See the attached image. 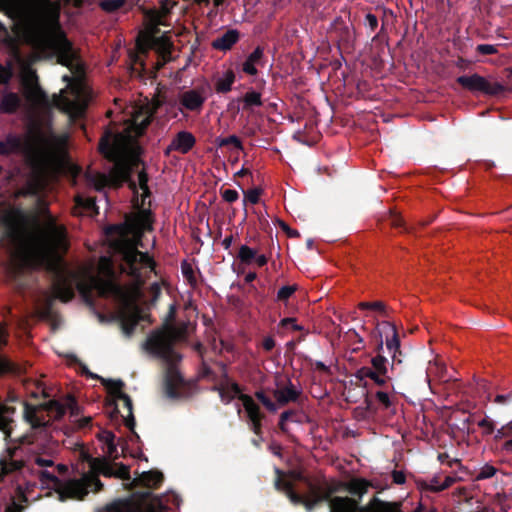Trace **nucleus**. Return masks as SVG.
I'll list each match as a JSON object with an SVG mask.
<instances>
[{
    "label": "nucleus",
    "mask_w": 512,
    "mask_h": 512,
    "mask_svg": "<svg viewBox=\"0 0 512 512\" xmlns=\"http://www.w3.org/2000/svg\"><path fill=\"white\" fill-rule=\"evenodd\" d=\"M39 214L44 218L43 229L27 248H18L11 253L7 275L21 292L25 289V273L28 270L44 269L54 276L53 296L66 303L74 296V289L67 275L64 260L70 248L68 232L64 225L58 224L43 199L38 200Z\"/></svg>",
    "instance_id": "nucleus-1"
},
{
    "label": "nucleus",
    "mask_w": 512,
    "mask_h": 512,
    "mask_svg": "<svg viewBox=\"0 0 512 512\" xmlns=\"http://www.w3.org/2000/svg\"><path fill=\"white\" fill-rule=\"evenodd\" d=\"M0 11L22 22V37L40 59L70 67L78 56L61 30L59 6L51 0H0Z\"/></svg>",
    "instance_id": "nucleus-2"
},
{
    "label": "nucleus",
    "mask_w": 512,
    "mask_h": 512,
    "mask_svg": "<svg viewBox=\"0 0 512 512\" xmlns=\"http://www.w3.org/2000/svg\"><path fill=\"white\" fill-rule=\"evenodd\" d=\"M186 335V324L180 326L165 324L162 328L151 331L143 344L148 353L162 359L167 364L164 392L170 399H181L188 395L187 382L176 366L182 356L174 349L175 343L185 339Z\"/></svg>",
    "instance_id": "nucleus-3"
},
{
    "label": "nucleus",
    "mask_w": 512,
    "mask_h": 512,
    "mask_svg": "<svg viewBox=\"0 0 512 512\" xmlns=\"http://www.w3.org/2000/svg\"><path fill=\"white\" fill-rule=\"evenodd\" d=\"M90 471L84 473L80 479L68 480L61 484L58 489L59 499L83 500L89 491L99 492L103 484L99 479V474L104 477H114L115 463L112 464L107 458H89Z\"/></svg>",
    "instance_id": "nucleus-4"
},
{
    "label": "nucleus",
    "mask_w": 512,
    "mask_h": 512,
    "mask_svg": "<svg viewBox=\"0 0 512 512\" xmlns=\"http://www.w3.org/2000/svg\"><path fill=\"white\" fill-rule=\"evenodd\" d=\"M106 512H163L165 507L161 499L151 490L139 491L132 496L117 499L108 504Z\"/></svg>",
    "instance_id": "nucleus-5"
},
{
    "label": "nucleus",
    "mask_w": 512,
    "mask_h": 512,
    "mask_svg": "<svg viewBox=\"0 0 512 512\" xmlns=\"http://www.w3.org/2000/svg\"><path fill=\"white\" fill-rule=\"evenodd\" d=\"M99 273V276H95L91 279V285L100 297L126 299L127 292L121 284L118 283L113 262L109 257L102 256L100 258Z\"/></svg>",
    "instance_id": "nucleus-6"
},
{
    "label": "nucleus",
    "mask_w": 512,
    "mask_h": 512,
    "mask_svg": "<svg viewBox=\"0 0 512 512\" xmlns=\"http://www.w3.org/2000/svg\"><path fill=\"white\" fill-rule=\"evenodd\" d=\"M118 252L129 268L128 274L136 280L141 278V269L138 264L155 272L156 262L154 259L147 252L139 251L136 245L127 241L121 242L118 244Z\"/></svg>",
    "instance_id": "nucleus-7"
},
{
    "label": "nucleus",
    "mask_w": 512,
    "mask_h": 512,
    "mask_svg": "<svg viewBox=\"0 0 512 512\" xmlns=\"http://www.w3.org/2000/svg\"><path fill=\"white\" fill-rule=\"evenodd\" d=\"M83 373L93 379H98L106 387L108 393L115 399L122 400L124 408L127 410V417L125 418V426L133 431L135 427V418L133 415V404L130 396L125 394L122 390L125 386L122 380L105 379L97 374L92 373L86 366H83Z\"/></svg>",
    "instance_id": "nucleus-8"
},
{
    "label": "nucleus",
    "mask_w": 512,
    "mask_h": 512,
    "mask_svg": "<svg viewBox=\"0 0 512 512\" xmlns=\"http://www.w3.org/2000/svg\"><path fill=\"white\" fill-rule=\"evenodd\" d=\"M456 82L465 90L473 94L485 96H499L506 91V87L499 82L490 81L487 78L474 73L457 77Z\"/></svg>",
    "instance_id": "nucleus-9"
},
{
    "label": "nucleus",
    "mask_w": 512,
    "mask_h": 512,
    "mask_svg": "<svg viewBox=\"0 0 512 512\" xmlns=\"http://www.w3.org/2000/svg\"><path fill=\"white\" fill-rule=\"evenodd\" d=\"M240 401L245 409L249 428L255 435L263 434L262 421L265 419V414L261 411L260 406L254 401L250 395H242Z\"/></svg>",
    "instance_id": "nucleus-10"
},
{
    "label": "nucleus",
    "mask_w": 512,
    "mask_h": 512,
    "mask_svg": "<svg viewBox=\"0 0 512 512\" xmlns=\"http://www.w3.org/2000/svg\"><path fill=\"white\" fill-rule=\"evenodd\" d=\"M125 301L124 308L118 313V318L120 321L121 329L123 334L126 337H131L139 323L141 322V318L137 314V310H134L132 307V301L128 300V296L126 299H122Z\"/></svg>",
    "instance_id": "nucleus-11"
},
{
    "label": "nucleus",
    "mask_w": 512,
    "mask_h": 512,
    "mask_svg": "<svg viewBox=\"0 0 512 512\" xmlns=\"http://www.w3.org/2000/svg\"><path fill=\"white\" fill-rule=\"evenodd\" d=\"M206 99L207 95L204 87H196L183 91L179 95L180 105L191 112H200Z\"/></svg>",
    "instance_id": "nucleus-12"
},
{
    "label": "nucleus",
    "mask_w": 512,
    "mask_h": 512,
    "mask_svg": "<svg viewBox=\"0 0 512 512\" xmlns=\"http://www.w3.org/2000/svg\"><path fill=\"white\" fill-rule=\"evenodd\" d=\"M21 81L27 98L37 100L45 97V92L38 83V77L35 70L26 68L22 74Z\"/></svg>",
    "instance_id": "nucleus-13"
},
{
    "label": "nucleus",
    "mask_w": 512,
    "mask_h": 512,
    "mask_svg": "<svg viewBox=\"0 0 512 512\" xmlns=\"http://www.w3.org/2000/svg\"><path fill=\"white\" fill-rule=\"evenodd\" d=\"M375 351L377 352V355L371 358L372 372L376 373L380 379L384 380L385 386L392 377L388 375V360L381 354L383 351V339H381V332H379V340H377Z\"/></svg>",
    "instance_id": "nucleus-14"
},
{
    "label": "nucleus",
    "mask_w": 512,
    "mask_h": 512,
    "mask_svg": "<svg viewBox=\"0 0 512 512\" xmlns=\"http://www.w3.org/2000/svg\"><path fill=\"white\" fill-rule=\"evenodd\" d=\"M379 332L381 335L386 334V347L389 352L399 353L400 351V339L396 330V326L389 321H382L377 324L375 334L379 339Z\"/></svg>",
    "instance_id": "nucleus-15"
},
{
    "label": "nucleus",
    "mask_w": 512,
    "mask_h": 512,
    "mask_svg": "<svg viewBox=\"0 0 512 512\" xmlns=\"http://www.w3.org/2000/svg\"><path fill=\"white\" fill-rule=\"evenodd\" d=\"M312 499L305 500L304 497L291 488L288 490V496L294 504H305L308 508H312L314 505L327 500L329 492L323 491L320 487L311 486Z\"/></svg>",
    "instance_id": "nucleus-16"
},
{
    "label": "nucleus",
    "mask_w": 512,
    "mask_h": 512,
    "mask_svg": "<svg viewBox=\"0 0 512 512\" xmlns=\"http://www.w3.org/2000/svg\"><path fill=\"white\" fill-rule=\"evenodd\" d=\"M28 148V143L19 135L8 134L5 140H0V155L2 156L21 153L28 150Z\"/></svg>",
    "instance_id": "nucleus-17"
},
{
    "label": "nucleus",
    "mask_w": 512,
    "mask_h": 512,
    "mask_svg": "<svg viewBox=\"0 0 512 512\" xmlns=\"http://www.w3.org/2000/svg\"><path fill=\"white\" fill-rule=\"evenodd\" d=\"M52 102L54 107L70 116H77L81 112L78 101L65 95L64 91L60 94H54Z\"/></svg>",
    "instance_id": "nucleus-18"
},
{
    "label": "nucleus",
    "mask_w": 512,
    "mask_h": 512,
    "mask_svg": "<svg viewBox=\"0 0 512 512\" xmlns=\"http://www.w3.org/2000/svg\"><path fill=\"white\" fill-rule=\"evenodd\" d=\"M300 395L301 391L298 390L290 380H288L287 385L284 387L273 390V396L276 399L278 407L285 406L290 402H296Z\"/></svg>",
    "instance_id": "nucleus-19"
},
{
    "label": "nucleus",
    "mask_w": 512,
    "mask_h": 512,
    "mask_svg": "<svg viewBox=\"0 0 512 512\" xmlns=\"http://www.w3.org/2000/svg\"><path fill=\"white\" fill-rule=\"evenodd\" d=\"M77 408V401L72 396L68 397L66 404H63L58 400H50L43 405V409L48 413L53 414L56 419H60L64 416L67 409H70L71 413L74 414Z\"/></svg>",
    "instance_id": "nucleus-20"
},
{
    "label": "nucleus",
    "mask_w": 512,
    "mask_h": 512,
    "mask_svg": "<svg viewBox=\"0 0 512 512\" xmlns=\"http://www.w3.org/2000/svg\"><path fill=\"white\" fill-rule=\"evenodd\" d=\"M240 40V32L236 29H229L219 37L215 38L211 46L218 51L230 50Z\"/></svg>",
    "instance_id": "nucleus-21"
},
{
    "label": "nucleus",
    "mask_w": 512,
    "mask_h": 512,
    "mask_svg": "<svg viewBox=\"0 0 512 512\" xmlns=\"http://www.w3.org/2000/svg\"><path fill=\"white\" fill-rule=\"evenodd\" d=\"M196 144L195 136L188 131H179L172 139V147L181 154L189 153Z\"/></svg>",
    "instance_id": "nucleus-22"
},
{
    "label": "nucleus",
    "mask_w": 512,
    "mask_h": 512,
    "mask_svg": "<svg viewBox=\"0 0 512 512\" xmlns=\"http://www.w3.org/2000/svg\"><path fill=\"white\" fill-rule=\"evenodd\" d=\"M213 390L218 391L220 399L224 404H229L235 397L240 400V397L244 395L237 382H229L221 384L220 386H214Z\"/></svg>",
    "instance_id": "nucleus-23"
},
{
    "label": "nucleus",
    "mask_w": 512,
    "mask_h": 512,
    "mask_svg": "<svg viewBox=\"0 0 512 512\" xmlns=\"http://www.w3.org/2000/svg\"><path fill=\"white\" fill-rule=\"evenodd\" d=\"M29 159L32 168L39 174H45L51 164V156L43 150H33L30 152Z\"/></svg>",
    "instance_id": "nucleus-24"
},
{
    "label": "nucleus",
    "mask_w": 512,
    "mask_h": 512,
    "mask_svg": "<svg viewBox=\"0 0 512 512\" xmlns=\"http://www.w3.org/2000/svg\"><path fill=\"white\" fill-rule=\"evenodd\" d=\"M494 441H503L500 450L506 455H512V421L496 429Z\"/></svg>",
    "instance_id": "nucleus-25"
},
{
    "label": "nucleus",
    "mask_w": 512,
    "mask_h": 512,
    "mask_svg": "<svg viewBox=\"0 0 512 512\" xmlns=\"http://www.w3.org/2000/svg\"><path fill=\"white\" fill-rule=\"evenodd\" d=\"M22 105L21 97L15 92H5L0 101V113L14 114Z\"/></svg>",
    "instance_id": "nucleus-26"
},
{
    "label": "nucleus",
    "mask_w": 512,
    "mask_h": 512,
    "mask_svg": "<svg viewBox=\"0 0 512 512\" xmlns=\"http://www.w3.org/2000/svg\"><path fill=\"white\" fill-rule=\"evenodd\" d=\"M264 56V48L257 46L254 51L246 58L242 64V71L248 75L255 76L258 74L256 65H261Z\"/></svg>",
    "instance_id": "nucleus-27"
},
{
    "label": "nucleus",
    "mask_w": 512,
    "mask_h": 512,
    "mask_svg": "<svg viewBox=\"0 0 512 512\" xmlns=\"http://www.w3.org/2000/svg\"><path fill=\"white\" fill-rule=\"evenodd\" d=\"M25 466V461L12 458L0 459V481L8 475L21 471Z\"/></svg>",
    "instance_id": "nucleus-28"
},
{
    "label": "nucleus",
    "mask_w": 512,
    "mask_h": 512,
    "mask_svg": "<svg viewBox=\"0 0 512 512\" xmlns=\"http://www.w3.org/2000/svg\"><path fill=\"white\" fill-rule=\"evenodd\" d=\"M164 480V475L162 472L157 470H150L143 472L138 481L148 489H158Z\"/></svg>",
    "instance_id": "nucleus-29"
},
{
    "label": "nucleus",
    "mask_w": 512,
    "mask_h": 512,
    "mask_svg": "<svg viewBox=\"0 0 512 512\" xmlns=\"http://www.w3.org/2000/svg\"><path fill=\"white\" fill-rule=\"evenodd\" d=\"M110 173L114 181L120 186L122 183L130 180L132 168L125 162H117Z\"/></svg>",
    "instance_id": "nucleus-30"
},
{
    "label": "nucleus",
    "mask_w": 512,
    "mask_h": 512,
    "mask_svg": "<svg viewBox=\"0 0 512 512\" xmlns=\"http://www.w3.org/2000/svg\"><path fill=\"white\" fill-rule=\"evenodd\" d=\"M24 417L34 429L44 428L48 424L44 417L38 415L37 407L31 404H25Z\"/></svg>",
    "instance_id": "nucleus-31"
},
{
    "label": "nucleus",
    "mask_w": 512,
    "mask_h": 512,
    "mask_svg": "<svg viewBox=\"0 0 512 512\" xmlns=\"http://www.w3.org/2000/svg\"><path fill=\"white\" fill-rule=\"evenodd\" d=\"M96 209V203L93 198L77 196L75 198V214H81L83 212L89 213Z\"/></svg>",
    "instance_id": "nucleus-32"
},
{
    "label": "nucleus",
    "mask_w": 512,
    "mask_h": 512,
    "mask_svg": "<svg viewBox=\"0 0 512 512\" xmlns=\"http://www.w3.org/2000/svg\"><path fill=\"white\" fill-rule=\"evenodd\" d=\"M370 484L365 479H354L348 485V492L353 496H358L359 499L367 493Z\"/></svg>",
    "instance_id": "nucleus-33"
},
{
    "label": "nucleus",
    "mask_w": 512,
    "mask_h": 512,
    "mask_svg": "<svg viewBox=\"0 0 512 512\" xmlns=\"http://www.w3.org/2000/svg\"><path fill=\"white\" fill-rule=\"evenodd\" d=\"M355 378L359 381H363L365 378L371 379L377 386L384 387V380L380 379L376 373L372 372V368L363 366L359 368L355 374Z\"/></svg>",
    "instance_id": "nucleus-34"
},
{
    "label": "nucleus",
    "mask_w": 512,
    "mask_h": 512,
    "mask_svg": "<svg viewBox=\"0 0 512 512\" xmlns=\"http://www.w3.org/2000/svg\"><path fill=\"white\" fill-rule=\"evenodd\" d=\"M242 101L244 103L243 109L249 110L252 107L262 106L261 94L257 91L251 90L244 94Z\"/></svg>",
    "instance_id": "nucleus-35"
},
{
    "label": "nucleus",
    "mask_w": 512,
    "mask_h": 512,
    "mask_svg": "<svg viewBox=\"0 0 512 512\" xmlns=\"http://www.w3.org/2000/svg\"><path fill=\"white\" fill-rule=\"evenodd\" d=\"M235 81V75L233 71L229 70L226 72L223 78H220L216 82V91L218 93H227L231 91L232 85Z\"/></svg>",
    "instance_id": "nucleus-36"
},
{
    "label": "nucleus",
    "mask_w": 512,
    "mask_h": 512,
    "mask_svg": "<svg viewBox=\"0 0 512 512\" xmlns=\"http://www.w3.org/2000/svg\"><path fill=\"white\" fill-rule=\"evenodd\" d=\"M100 152L107 158H111L114 151V143L111 132H106L99 142Z\"/></svg>",
    "instance_id": "nucleus-37"
},
{
    "label": "nucleus",
    "mask_w": 512,
    "mask_h": 512,
    "mask_svg": "<svg viewBox=\"0 0 512 512\" xmlns=\"http://www.w3.org/2000/svg\"><path fill=\"white\" fill-rule=\"evenodd\" d=\"M257 251L247 245H241L238 252V259L242 264L250 265L254 262Z\"/></svg>",
    "instance_id": "nucleus-38"
},
{
    "label": "nucleus",
    "mask_w": 512,
    "mask_h": 512,
    "mask_svg": "<svg viewBox=\"0 0 512 512\" xmlns=\"http://www.w3.org/2000/svg\"><path fill=\"white\" fill-rule=\"evenodd\" d=\"M254 396L270 413H275L278 410L276 402H274L263 390L255 391Z\"/></svg>",
    "instance_id": "nucleus-39"
},
{
    "label": "nucleus",
    "mask_w": 512,
    "mask_h": 512,
    "mask_svg": "<svg viewBox=\"0 0 512 512\" xmlns=\"http://www.w3.org/2000/svg\"><path fill=\"white\" fill-rule=\"evenodd\" d=\"M296 415H297V411L293 410V409L286 410L280 414L278 427L282 433L288 434L289 430L286 425V422H289V421L298 422V420L295 419Z\"/></svg>",
    "instance_id": "nucleus-40"
},
{
    "label": "nucleus",
    "mask_w": 512,
    "mask_h": 512,
    "mask_svg": "<svg viewBox=\"0 0 512 512\" xmlns=\"http://www.w3.org/2000/svg\"><path fill=\"white\" fill-rule=\"evenodd\" d=\"M358 308L361 310H374L379 312L383 317H388L387 307L382 301L360 302Z\"/></svg>",
    "instance_id": "nucleus-41"
},
{
    "label": "nucleus",
    "mask_w": 512,
    "mask_h": 512,
    "mask_svg": "<svg viewBox=\"0 0 512 512\" xmlns=\"http://www.w3.org/2000/svg\"><path fill=\"white\" fill-rule=\"evenodd\" d=\"M215 142L219 148L232 145L237 150L242 151L244 149L241 140L236 135H230L228 137H218L216 138Z\"/></svg>",
    "instance_id": "nucleus-42"
},
{
    "label": "nucleus",
    "mask_w": 512,
    "mask_h": 512,
    "mask_svg": "<svg viewBox=\"0 0 512 512\" xmlns=\"http://www.w3.org/2000/svg\"><path fill=\"white\" fill-rule=\"evenodd\" d=\"M477 425L482 430V436L486 437L492 434H495L496 432V426L494 421L488 417L485 416L483 419L477 422Z\"/></svg>",
    "instance_id": "nucleus-43"
},
{
    "label": "nucleus",
    "mask_w": 512,
    "mask_h": 512,
    "mask_svg": "<svg viewBox=\"0 0 512 512\" xmlns=\"http://www.w3.org/2000/svg\"><path fill=\"white\" fill-rule=\"evenodd\" d=\"M126 0H102L100 7L102 10L108 13H113L122 8Z\"/></svg>",
    "instance_id": "nucleus-44"
},
{
    "label": "nucleus",
    "mask_w": 512,
    "mask_h": 512,
    "mask_svg": "<svg viewBox=\"0 0 512 512\" xmlns=\"http://www.w3.org/2000/svg\"><path fill=\"white\" fill-rule=\"evenodd\" d=\"M2 224L6 227L7 236L10 238H16L18 233V225L15 218L12 216L4 217Z\"/></svg>",
    "instance_id": "nucleus-45"
},
{
    "label": "nucleus",
    "mask_w": 512,
    "mask_h": 512,
    "mask_svg": "<svg viewBox=\"0 0 512 512\" xmlns=\"http://www.w3.org/2000/svg\"><path fill=\"white\" fill-rule=\"evenodd\" d=\"M297 285H286L281 287L277 292V300L280 302L287 301L296 291Z\"/></svg>",
    "instance_id": "nucleus-46"
},
{
    "label": "nucleus",
    "mask_w": 512,
    "mask_h": 512,
    "mask_svg": "<svg viewBox=\"0 0 512 512\" xmlns=\"http://www.w3.org/2000/svg\"><path fill=\"white\" fill-rule=\"evenodd\" d=\"M148 180H149V177H148V174L146 173V171L144 169L141 170L138 174V181H139V187L143 191V197H149L151 194V192L149 190V186H148Z\"/></svg>",
    "instance_id": "nucleus-47"
},
{
    "label": "nucleus",
    "mask_w": 512,
    "mask_h": 512,
    "mask_svg": "<svg viewBox=\"0 0 512 512\" xmlns=\"http://www.w3.org/2000/svg\"><path fill=\"white\" fill-rule=\"evenodd\" d=\"M153 116L151 114L145 116H136L134 118L135 124L138 126V132L143 133L151 124Z\"/></svg>",
    "instance_id": "nucleus-48"
},
{
    "label": "nucleus",
    "mask_w": 512,
    "mask_h": 512,
    "mask_svg": "<svg viewBox=\"0 0 512 512\" xmlns=\"http://www.w3.org/2000/svg\"><path fill=\"white\" fill-rule=\"evenodd\" d=\"M11 422L12 420L4 415L2 407L0 406V431H2L6 437H10Z\"/></svg>",
    "instance_id": "nucleus-49"
},
{
    "label": "nucleus",
    "mask_w": 512,
    "mask_h": 512,
    "mask_svg": "<svg viewBox=\"0 0 512 512\" xmlns=\"http://www.w3.org/2000/svg\"><path fill=\"white\" fill-rule=\"evenodd\" d=\"M114 477L122 480L130 479V469L124 464L115 463Z\"/></svg>",
    "instance_id": "nucleus-50"
},
{
    "label": "nucleus",
    "mask_w": 512,
    "mask_h": 512,
    "mask_svg": "<svg viewBox=\"0 0 512 512\" xmlns=\"http://www.w3.org/2000/svg\"><path fill=\"white\" fill-rule=\"evenodd\" d=\"M442 479L440 476H434L429 481H423L420 484V487L424 491L434 492L438 486H441Z\"/></svg>",
    "instance_id": "nucleus-51"
},
{
    "label": "nucleus",
    "mask_w": 512,
    "mask_h": 512,
    "mask_svg": "<svg viewBox=\"0 0 512 512\" xmlns=\"http://www.w3.org/2000/svg\"><path fill=\"white\" fill-rule=\"evenodd\" d=\"M497 472V469L492 465H485L481 468L477 475V480L489 479L493 477Z\"/></svg>",
    "instance_id": "nucleus-52"
},
{
    "label": "nucleus",
    "mask_w": 512,
    "mask_h": 512,
    "mask_svg": "<svg viewBox=\"0 0 512 512\" xmlns=\"http://www.w3.org/2000/svg\"><path fill=\"white\" fill-rule=\"evenodd\" d=\"M473 422V419H472V415H469L467 417H464L462 420H461V423L459 425H455L456 428L463 432V433H467L468 435H470L471 433L474 432L473 429L470 428V424Z\"/></svg>",
    "instance_id": "nucleus-53"
},
{
    "label": "nucleus",
    "mask_w": 512,
    "mask_h": 512,
    "mask_svg": "<svg viewBox=\"0 0 512 512\" xmlns=\"http://www.w3.org/2000/svg\"><path fill=\"white\" fill-rule=\"evenodd\" d=\"M476 51L481 55H493L498 53L497 47L491 44H479L476 47Z\"/></svg>",
    "instance_id": "nucleus-54"
},
{
    "label": "nucleus",
    "mask_w": 512,
    "mask_h": 512,
    "mask_svg": "<svg viewBox=\"0 0 512 512\" xmlns=\"http://www.w3.org/2000/svg\"><path fill=\"white\" fill-rule=\"evenodd\" d=\"M377 401L385 408L388 409L392 406V401L388 393L384 391H377L375 394Z\"/></svg>",
    "instance_id": "nucleus-55"
},
{
    "label": "nucleus",
    "mask_w": 512,
    "mask_h": 512,
    "mask_svg": "<svg viewBox=\"0 0 512 512\" xmlns=\"http://www.w3.org/2000/svg\"><path fill=\"white\" fill-rule=\"evenodd\" d=\"M17 371L13 362L0 358V373H14Z\"/></svg>",
    "instance_id": "nucleus-56"
},
{
    "label": "nucleus",
    "mask_w": 512,
    "mask_h": 512,
    "mask_svg": "<svg viewBox=\"0 0 512 512\" xmlns=\"http://www.w3.org/2000/svg\"><path fill=\"white\" fill-rule=\"evenodd\" d=\"M261 190L258 188H254L244 192L245 201H249L251 204H257L259 202Z\"/></svg>",
    "instance_id": "nucleus-57"
},
{
    "label": "nucleus",
    "mask_w": 512,
    "mask_h": 512,
    "mask_svg": "<svg viewBox=\"0 0 512 512\" xmlns=\"http://www.w3.org/2000/svg\"><path fill=\"white\" fill-rule=\"evenodd\" d=\"M221 196L228 203H233V202L237 201L239 198L238 192L233 189L222 190Z\"/></svg>",
    "instance_id": "nucleus-58"
},
{
    "label": "nucleus",
    "mask_w": 512,
    "mask_h": 512,
    "mask_svg": "<svg viewBox=\"0 0 512 512\" xmlns=\"http://www.w3.org/2000/svg\"><path fill=\"white\" fill-rule=\"evenodd\" d=\"M55 299L56 298H54V296H47L46 297V299L44 301L43 309H42V314H43L44 317H50L51 316Z\"/></svg>",
    "instance_id": "nucleus-59"
},
{
    "label": "nucleus",
    "mask_w": 512,
    "mask_h": 512,
    "mask_svg": "<svg viewBox=\"0 0 512 512\" xmlns=\"http://www.w3.org/2000/svg\"><path fill=\"white\" fill-rule=\"evenodd\" d=\"M390 225L393 228H396V229L403 228L405 230V222H404L403 218L400 215H398L396 212H391Z\"/></svg>",
    "instance_id": "nucleus-60"
},
{
    "label": "nucleus",
    "mask_w": 512,
    "mask_h": 512,
    "mask_svg": "<svg viewBox=\"0 0 512 512\" xmlns=\"http://www.w3.org/2000/svg\"><path fill=\"white\" fill-rule=\"evenodd\" d=\"M280 326L282 327H291L292 330L294 331H302L303 330V327L298 325L296 323V319L295 318H292V317H287V318H284L280 321Z\"/></svg>",
    "instance_id": "nucleus-61"
},
{
    "label": "nucleus",
    "mask_w": 512,
    "mask_h": 512,
    "mask_svg": "<svg viewBox=\"0 0 512 512\" xmlns=\"http://www.w3.org/2000/svg\"><path fill=\"white\" fill-rule=\"evenodd\" d=\"M181 270H182L183 276L189 282L195 281L194 271H193L192 266L189 263H187L186 261L183 262L182 265H181Z\"/></svg>",
    "instance_id": "nucleus-62"
},
{
    "label": "nucleus",
    "mask_w": 512,
    "mask_h": 512,
    "mask_svg": "<svg viewBox=\"0 0 512 512\" xmlns=\"http://www.w3.org/2000/svg\"><path fill=\"white\" fill-rule=\"evenodd\" d=\"M456 482V478L450 475L444 476V479L441 482V486H438L436 489H434V493L441 492L450 486H452Z\"/></svg>",
    "instance_id": "nucleus-63"
},
{
    "label": "nucleus",
    "mask_w": 512,
    "mask_h": 512,
    "mask_svg": "<svg viewBox=\"0 0 512 512\" xmlns=\"http://www.w3.org/2000/svg\"><path fill=\"white\" fill-rule=\"evenodd\" d=\"M364 25L369 27L371 31H375L378 27V18L372 13H367L365 16Z\"/></svg>",
    "instance_id": "nucleus-64"
}]
</instances>
